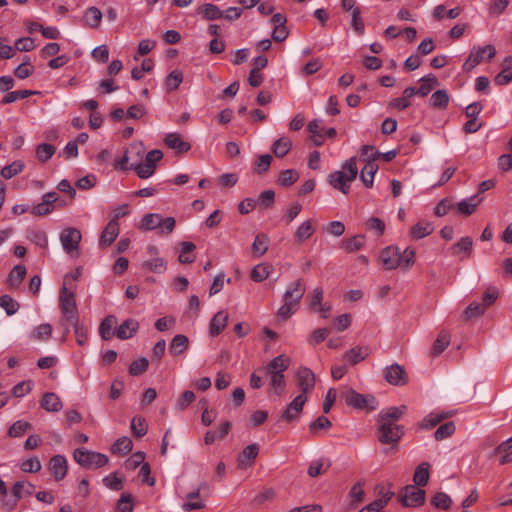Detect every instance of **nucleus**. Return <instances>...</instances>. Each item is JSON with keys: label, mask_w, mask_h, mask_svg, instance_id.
<instances>
[{"label": "nucleus", "mask_w": 512, "mask_h": 512, "mask_svg": "<svg viewBox=\"0 0 512 512\" xmlns=\"http://www.w3.org/2000/svg\"><path fill=\"white\" fill-rule=\"evenodd\" d=\"M59 309L61 312L60 325L64 330L63 337L65 338L70 329L73 328L77 344L79 346L86 345L88 342V329L79 324L75 294L66 287L65 283L59 294Z\"/></svg>", "instance_id": "obj_1"}, {"label": "nucleus", "mask_w": 512, "mask_h": 512, "mask_svg": "<svg viewBox=\"0 0 512 512\" xmlns=\"http://www.w3.org/2000/svg\"><path fill=\"white\" fill-rule=\"evenodd\" d=\"M357 174L356 157H351L345 161L342 170L332 172L328 176V182L334 189L347 195L350 191V183L356 179Z\"/></svg>", "instance_id": "obj_2"}, {"label": "nucleus", "mask_w": 512, "mask_h": 512, "mask_svg": "<svg viewBox=\"0 0 512 512\" xmlns=\"http://www.w3.org/2000/svg\"><path fill=\"white\" fill-rule=\"evenodd\" d=\"M305 294V286L301 279L292 282L283 294V305L278 309L277 316L283 320L288 319L297 309L300 300Z\"/></svg>", "instance_id": "obj_3"}, {"label": "nucleus", "mask_w": 512, "mask_h": 512, "mask_svg": "<svg viewBox=\"0 0 512 512\" xmlns=\"http://www.w3.org/2000/svg\"><path fill=\"white\" fill-rule=\"evenodd\" d=\"M181 495L187 499L182 508L189 512L205 508V499L210 495V489L206 483H200L190 490L180 489Z\"/></svg>", "instance_id": "obj_4"}, {"label": "nucleus", "mask_w": 512, "mask_h": 512, "mask_svg": "<svg viewBox=\"0 0 512 512\" xmlns=\"http://www.w3.org/2000/svg\"><path fill=\"white\" fill-rule=\"evenodd\" d=\"M176 226V220L174 217L163 218L158 213L145 214L141 220L140 229L144 231L158 230L160 235L171 234Z\"/></svg>", "instance_id": "obj_5"}, {"label": "nucleus", "mask_w": 512, "mask_h": 512, "mask_svg": "<svg viewBox=\"0 0 512 512\" xmlns=\"http://www.w3.org/2000/svg\"><path fill=\"white\" fill-rule=\"evenodd\" d=\"M428 482H414L405 486L398 494L399 502L404 507H419L425 502V490L422 488Z\"/></svg>", "instance_id": "obj_6"}, {"label": "nucleus", "mask_w": 512, "mask_h": 512, "mask_svg": "<svg viewBox=\"0 0 512 512\" xmlns=\"http://www.w3.org/2000/svg\"><path fill=\"white\" fill-rule=\"evenodd\" d=\"M73 458L81 467L86 469H97L108 463V457L105 454L90 451L84 447L75 449Z\"/></svg>", "instance_id": "obj_7"}, {"label": "nucleus", "mask_w": 512, "mask_h": 512, "mask_svg": "<svg viewBox=\"0 0 512 512\" xmlns=\"http://www.w3.org/2000/svg\"><path fill=\"white\" fill-rule=\"evenodd\" d=\"M145 146L142 142H133L126 149L123 157L115 161V168L120 170H134V164L143 160Z\"/></svg>", "instance_id": "obj_8"}, {"label": "nucleus", "mask_w": 512, "mask_h": 512, "mask_svg": "<svg viewBox=\"0 0 512 512\" xmlns=\"http://www.w3.org/2000/svg\"><path fill=\"white\" fill-rule=\"evenodd\" d=\"M342 397L348 406L358 410L372 411L377 408L376 398L371 394H360L353 389H348Z\"/></svg>", "instance_id": "obj_9"}, {"label": "nucleus", "mask_w": 512, "mask_h": 512, "mask_svg": "<svg viewBox=\"0 0 512 512\" xmlns=\"http://www.w3.org/2000/svg\"><path fill=\"white\" fill-rule=\"evenodd\" d=\"M163 158V152L159 149L149 151L145 156V162L137 161L134 164V171L141 179L151 177L156 169L157 163Z\"/></svg>", "instance_id": "obj_10"}, {"label": "nucleus", "mask_w": 512, "mask_h": 512, "mask_svg": "<svg viewBox=\"0 0 512 512\" xmlns=\"http://www.w3.org/2000/svg\"><path fill=\"white\" fill-rule=\"evenodd\" d=\"M407 411V407L405 405L401 406H392L385 409H382L376 420V424L384 425L385 427L394 428V427H403L402 425L397 424L398 420L405 414Z\"/></svg>", "instance_id": "obj_11"}, {"label": "nucleus", "mask_w": 512, "mask_h": 512, "mask_svg": "<svg viewBox=\"0 0 512 512\" xmlns=\"http://www.w3.org/2000/svg\"><path fill=\"white\" fill-rule=\"evenodd\" d=\"M495 54L496 50L492 45L474 47L463 64V70L466 72L471 71L484 60L485 55H487V60H491Z\"/></svg>", "instance_id": "obj_12"}, {"label": "nucleus", "mask_w": 512, "mask_h": 512, "mask_svg": "<svg viewBox=\"0 0 512 512\" xmlns=\"http://www.w3.org/2000/svg\"><path fill=\"white\" fill-rule=\"evenodd\" d=\"M81 239V232L73 227L65 228L60 233V242L63 250L71 256L78 252Z\"/></svg>", "instance_id": "obj_13"}, {"label": "nucleus", "mask_w": 512, "mask_h": 512, "mask_svg": "<svg viewBox=\"0 0 512 512\" xmlns=\"http://www.w3.org/2000/svg\"><path fill=\"white\" fill-rule=\"evenodd\" d=\"M404 433V427L389 428L384 425H378L376 429L378 441L381 444L390 445L391 448L397 447Z\"/></svg>", "instance_id": "obj_14"}, {"label": "nucleus", "mask_w": 512, "mask_h": 512, "mask_svg": "<svg viewBox=\"0 0 512 512\" xmlns=\"http://www.w3.org/2000/svg\"><path fill=\"white\" fill-rule=\"evenodd\" d=\"M296 384L301 393L306 396L310 393L316 384L315 374L308 367H300L296 372Z\"/></svg>", "instance_id": "obj_15"}, {"label": "nucleus", "mask_w": 512, "mask_h": 512, "mask_svg": "<svg viewBox=\"0 0 512 512\" xmlns=\"http://www.w3.org/2000/svg\"><path fill=\"white\" fill-rule=\"evenodd\" d=\"M384 379L391 385L402 386L408 383V376L405 369L394 363L386 367L383 371Z\"/></svg>", "instance_id": "obj_16"}, {"label": "nucleus", "mask_w": 512, "mask_h": 512, "mask_svg": "<svg viewBox=\"0 0 512 512\" xmlns=\"http://www.w3.org/2000/svg\"><path fill=\"white\" fill-rule=\"evenodd\" d=\"M307 401V396L303 394L297 395L282 412L280 419L286 422H293L298 419L303 407Z\"/></svg>", "instance_id": "obj_17"}, {"label": "nucleus", "mask_w": 512, "mask_h": 512, "mask_svg": "<svg viewBox=\"0 0 512 512\" xmlns=\"http://www.w3.org/2000/svg\"><path fill=\"white\" fill-rule=\"evenodd\" d=\"M24 482H15L12 491L8 493L6 482H0V497L3 504L7 506H15L18 499L23 497L22 487Z\"/></svg>", "instance_id": "obj_18"}, {"label": "nucleus", "mask_w": 512, "mask_h": 512, "mask_svg": "<svg viewBox=\"0 0 512 512\" xmlns=\"http://www.w3.org/2000/svg\"><path fill=\"white\" fill-rule=\"evenodd\" d=\"M59 202L57 192H48L43 195L42 202L35 205L31 214L35 216H44L51 213L54 209V204Z\"/></svg>", "instance_id": "obj_19"}, {"label": "nucleus", "mask_w": 512, "mask_h": 512, "mask_svg": "<svg viewBox=\"0 0 512 512\" xmlns=\"http://www.w3.org/2000/svg\"><path fill=\"white\" fill-rule=\"evenodd\" d=\"M369 354L368 346H355L344 353L342 360L347 366H354L365 360Z\"/></svg>", "instance_id": "obj_20"}, {"label": "nucleus", "mask_w": 512, "mask_h": 512, "mask_svg": "<svg viewBox=\"0 0 512 512\" xmlns=\"http://www.w3.org/2000/svg\"><path fill=\"white\" fill-rule=\"evenodd\" d=\"M119 231V223L116 222V219H111L101 232L99 246L101 248L110 246L119 235Z\"/></svg>", "instance_id": "obj_21"}, {"label": "nucleus", "mask_w": 512, "mask_h": 512, "mask_svg": "<svg viewBox=\"0 0 512 512\" xmlns=\"http://www.w3.org/2000/svg\"><path fill=\"white\" fill-rule=\"evenodd\" d=\"M380 259L386 269L399 268L400 249L398 247H387L382 250Z\"/></svg>", "instance_id": "obj_22"}, {"label": "nucleus", "mask_w": 512, "mask_h": 512, "mask_svg": "<svg viewBox=\"0 0 512 512\" xmlns=\"http://www.w3.org/2000/svg\"><path fill=\"white\" fill-rule=\"evenodd\" d=\"M49 469L53 473L55 480H62L68 470L67 460L62 455H55L49 462Z\"/></svg>", "instance_id": "obj_23"}, {"label": "nucleus", "mask_w": 512, "mask_h": 512, "mask_svg": "<svg viewBox=\"0 0 512 512\" xmlns=\"http://www.w3.org/2000/svg\"><path fill=\"white\" fill-rule=\"evenodd\" d=\"M228 319V314L225 311H218L210 321L209 334L212 337L218 336L226 327Z\"/></svg>", "instance_id": "obj_24"}, {"label": "nucleus", "mask_w": 512, "mask_h": 512, "mask_svg": "<svg viewBox=\"0 0 512 512\" xmlns=\"http://www.w3.org/2000/svg\"><path fill=\"white\" fill-rule=\"evenodd\" d=\"M259 453V445L257 443L250 444L246 446L242 452L238 455V465L241 467L250 466L255 459L257 458Z\"/></svg>", "instance_id": "obj_25"}, {"label": "nucleus", "mask_w": 512, "mask_h": 512, "mask_svg": "<svg viewBox=\"0 0 512 512\" xmlns=\"http://www.w3.org/2000/svg\"><path fill=\"white\" fill-rule=\"evenodd\" d=\"M138 327L139 324L136 320L127 319L116 329L115 335L121 340L130 339L136 334Z\"/></svg>", "instance_id": "obj_26"}, {"label": "nucleus", "mask_w": 512, "mask_h": 512, "mask_svg": "<svg viewBox=\"0 0 512 512\" xmlns=\"http://www.w3.org/2000/svg\"><path fill=\"white\" fill-rule=\"evenodd\" d=\"M40 406L47 412L55 413V412H59L62 409L63 403H62L61 399L55 393L46 392L42 396Z\"/></svg>", "instance_id": "obj_27"}, {"label": "nucleus", "mask_w": 512, "mask_h": 512, "mask_svg": "<svg viewBox=\"0 0 512 512\" xmlns=\"http://www.w3.org/2000/svg\"><path fill=\"white\" fill-rule=\"evenodd\" d=\"M165 144L170 149L177 150L179 153H184L191 149V145L183 141L181 135L177 132L168 133L165 137Z\"/></svg>", "instance_id": "obj_28"}, {"label": "nucleus", "mask_w": 512, "mask_h": 512, "mask_svg": "<svg viewBox=\"0 0 512 512\" xmlns=\"http://www.w3.org/2000/svg\"><path fill=\"white\" fill-rule=\"evenodd\" d=\"M502 70L495 76V83L503 86L512 81V56L505 57L502 65Z\"/></svg>", "instance_id": "obj_29"}, {"label": "nucleus", "mask_w": 512, "mask_h": 512, "mask_svg": "<svg viewBox=\"0 0 512 512\" xmlns=\"http://www.w3.org/2000/svg\"><path fill=\"white\" fill-rule=\"evenodd\" d=\"M473 249V240L469 236L462 237L457 243L451 247L452 255H460L463 253L462 259L470 257Z\"/></svg>", "instance_id": "obj_30"}, {"label": "nucleus", "mask_w": 512, "mask_h": 512, "mask_svg": "<svg viewBox=\"0 0 512 512\" xmlns=\"http://www.w3.org/2000/svg\"><path fill=\"white\" fill-rule=\"evenodd\" d=\"M197 13L202 16L203 19L214 21L222 18L223 11L215 4L206 3L197 9Z\"/></svg>", "instance_id": "obj_31"}, {"label": "nucleus", "mask_w": 512, "mask_h": 512, "mask_svg": "<svg viewBox=\"0 0 512 512\" xmlns=\"http://www.w3.org/2000/svg\"><path fill=\"white\" fill-rule=\"evenodd\" d=\"M452 416H453L452 411L451 412H441V413L432 412L422 420V422L420 423V428L421 429H430V428L436 426L437 424H439L441 421H443L449 417H452Z\"/></svg>", "instance_id": "obj_32"}, {"label": "nucleus", "mask_w": 512, "mask_h": 512, "mask_svg": "<svg viewBox=\"0 0 512 512\" xmlns=\"http://www.w3.org/2000/svg\"><path fill=\"white\" fill-rule=\"evenodd\" d=\"M292 148V141L289 137L283 136L277 139L271 146V150L278 158L286 156Z\"/></svg>", "instance_id": "obj_33"}, {"label": "nucleus", "mask_w": 512, "mask_h": 512, "mask_svg": "<svg viewBox=\"0 0 512 512\" xmlns=\"http://www.w3.org/2000/svg\"><path fill=\"white\" fill-rule=\"evenodd\" d=\"M189 345V339L186 335L183 334H177L173 337L170 345H169V352L172 355H181L183 354Z\"/></svg>", "instance_id": "obj_34"}, {"label": "nucleus", "mask_w": 512, "mask_h": 512, "mask_svg": "<svg viewBox=\"0 0 512 512\" xmlns=\"http://www.w3.org/2000/svg\"><path fill=\"white\" fill-rule=\"evenodd\" d=\"M378 171V165L372 161H368L360 172V180L365 187L371 188L373 186L374 175Z\"/></svg>", "instance_id": "obj_35"}, {"label": "nucleus", "mask_w": 512, "mask_h": 512, "mask_svg": "<svg viewBox=\"0 0 512 512\" xmlns=\"http://www.w3.org/2000/svg\"><path fill=\"white\" fill-rule=\"evenodd\" d=\"M314 227L312 220H306L303 223L299 225L295 232V240L297 243L301 244L305 242L306 240L310 239L312 235L314 234Z\"/></svg>", "instance_id": "obj_36"}, {"label": "nucleus", "mask_w": 512, "mask_h": 512, "mask_svg": "<svg viewBox=\"0 0 512 512\" xmlns=\"http://www.w3.org/2000/svg\"><path fill=\"white\" fill-rule=\"evenodd\" d=\"M269 247V237L264 233H259L256 235L253 243H252V251L253 255L256 258L263 256Z\"/></svg>", "instance_id": "obj_37"}, {"label": "nucleus", "mask_w": 512, "mask_h": 512, "mask_svg": "<svg viewBox=\"0 0 512 512\" xmlns=\"http://www.w3.org/2000/svg\"><path fill=\"white\" fill-rule=\"evenodd\" d=\"M290 364V359L285 355H279L272 359L270 363L266 366V373H284Z\"/></svg>", "instance_id": "obj_38"}, {"label": "nucleus", "mask_w": 512, "mask_h": 512, "mask_svg": "<svg viewBox=\"0 0 512 512\" xmlns=\"http://www.w3.org/2000/svg\"><path fill=\"white\" fill-rule=\"evenodd\" d=\"M434 231V227L430 222H418L411 227L410 236L415 240L429 236Z\"/></svg>", "instance_id": "obj_39"}, {"label": "nucleus", "mask_w": 512, "mask_h": 512, "mask_svg": "<svg viewBox=\"0 0 512 512\" xmlns=\"http://www.w3.org/2000/svg\"><path fill=\"white\" fill-rule=\"evenodd\" d=\"M481 199H478L476 195L470 197L469 199L461 200L457 203V211L465 216H469L473 214L477 208V206L480 204Z\"/></svg>", "instance_id": "obj_40"}, {"label": "nucleus", "mask_w": 512, "mask_h": 512, "mask_svg": "<svg viewBox=\"0 0 512 512\" xmlns=\"http://www.w3.org/2000/svg\"><path fill=\"white\" fill-rule=\"evenodd\" d=\"M102 12L95 6L89 7L84 14V21L90 28L96 29L100 26L102 20Z\"/></svg>", "instance_id": "obj_41"}, {"label": "nucleus", "mask_w": 512, "mask_h": 512, "mask_svg": "<svg viewBox=\"0 0 512 512\" xmlns=\"http://www.w3.org/2000/svg\"><path fill=\"white\" fill-rule=\"evenodd\" d=\"M133 448V442L129 437L118 438L111 446V452L115 455H126Z\"/></svg>", "instance_id": "obj_42"}, {"label": "nucleus", "mask_w": 512, "mask_h": 512, "mask_svg": "<svg viewBox=\"0 0 512 512\" xmlns=\"http://www.w3.org/2000/svg\"><path fill=\"white\" fill-rule=\"evenodd\" d=\"M450 344V334L447 331L442 330L438 337L436 338L432 349L431 354L433 356L440 355Z\"/></svg>", "instance_id": "obj_43"}, {"label": "nucleus", "mask_w": 512, "mask_h": 512, "mask_svg": "<svg viewBox=\"0 0 512 512\" xmlns=\"http://www.w3.org/2000/svg\"><path fill=\"white\" fill-rule=\"evenodd\" d=\"M117 323V319L114 315L105 317L99 326V333L103 340H110L113 336L112 328Z\"/></svg>", "instance_id": "obj_44"}, {"label": "nucleus", "mask_w": 512, "mask_h": 512, "mask_svg": "<svg viewBox=\"0 0 512 512\" xmlns=\"http://www.w3.org/2000/svg\"><path fill=\"white\" fill-rule=\"evenodd\" d=\"M449 104V94L446 90L435 91L430 97V105L433 108L445 109Z\"/></svg>", "instance_id": "obj_45"}, {"label": "nucleus", "mask_w": 512, "mask_h": 512, "mask_svg": "<svg viewBox=\"0 0 512 512\" xmlns=\"http://www.w3.org/2000/svg\"><path fill=\"white\" fill-rule=\"evenodd\" d=\"M38 91L34 90H18V91H11L8 92L5 97L2 98L1 104H10L20 99H25L31 95L38 94Z\"/></svg>", "instance_id": "obj_46"}, {"label": "nucleus", "mask_w": 512, "mask_h": 512, "mask_svg": "<svg viewBox=\"0 0 512 512\" xmlns=\"http://www.w3.org/2000/svg\"><path fill=\"white\" fill-rule=\"evenodd\" d=\"M52 335V326L49 323H43L34 328L31 338L36 341H46Z\"/></svg>", "instance_id": "obj_47"}, {"label": "nucleus", "mask_w": 512, "mask_h": 512, "mask_svg": "<svg viewBox=\"0 0 512 512\" xmlns=\"http://www.w3.org/2000/svg\"><path fill=\"white\" fill-rule=\"evenodd\" d=\"M430 504L437 509L448 510L452 505V499L446 493L438 492L431 498Z\"/></svg>", "instance_id": "obj_48"}, {"label": "nucleus", "mask_w": 512, "mask_h": 512, "mask_svg": "<svg viewBox=\"0 0 512 512\" xmlns=\"http://www.w3.org/2000/svg\"><path fill=\"white\" fill-rule=\"evenodd\" d=\"M181 246V252L178 256V261L182 264H190L194 262L195 257L189 256L188 254L192 253L196 246L192 242L184 241L180 243Z\"/></svg>", "instance_id": "obj_49"}, {"label": "nucleus", "mask_w": 512, "mask_h": 512, "mask_svg": "<svg viewBox=\"0 0 512 512\" xmlns=\"http://www.w3.org/2000/svg\"><path fill=\"white\" fill-rule=\"evenodd\" d=\"M299 179V173L295 169L283 170L278 178V184L282 187H289Z\"/></svg>", "instance_id": "obj_50"}, {"label": "nucleus", "mask_w": 512, "mask_h": 512, "mask_svg": "<svg viewBox=\"0 0 512 512\" xmlns=\"http://www.w3.org/2000/svg\"><path fill=\"white\" fill-rule=\"evenodd\" d=\"M485 311L486 308L481 303L473 302L466 307L462 317L465 321H468L470 319L482 316Z\"/></svg>", "instance_id": "obj_51"}, {"label": "nucleus", "mask_w": 512, "mask_h": 512, "mask_svg": "<svg viewBox=\"0 0 512 512\" xmlns=\"http://www.w3.org/2000/svg\"><path fill=\"white\" fill-rule=\"evenodd\" d=\"M131 430L135 437H143L148 431L146 420L141 416H134L131 420Z\"/></svg>", "instance_id": "obj_52"}, {"label": "nucleus", "mask_w": 512, "mask_h": 512, "mask_svg": "<svg viewBox=\"0 0 512 512\" xmlns=\"http://www.w3.org/2000/svg\"><path fill=\"white\" fill-rule=\"evenodd\" d=\"M456 426L452 421L441 424L434 433V438L437 441L444 440L450 437L455 432Z\"/></svg>", "instance_id": "obj_53"}, {"label": "nucleus", "mask_w": 512, "mask_h": 512, "mask_svg": "<svg viewBox=\"0 0 512 512\" xmlns=\"http://www.w3.org/2000/svg\"><path fill=\"white\" fill-rule=\"evenodd\" d=\"M270 265L261 263L256 265L251 271V278L255 282H262L270 275Z\"/></svg>", "instance_id": "obj_54"}, {"label": "nucleus", "mask_w": 512, "mask_h": 512, "mask_svg": "<svg viewBox=\"0 0 512 512\" xmlns=\"http://www.w3.org/2000/svg\"><path fill=\"white\" fill-rule=\"evenodd\" d=\"M24 169V163L20 160L14 161L11 164L5 166L1 170V176L4 179H11L17 174L21 173Z\"/></svg>", "instance_id": "obj_55"}, {"label": "nucleus", "mask_w": 512, "mask_h": 512, "mask_svg": "<svg viewBox=\"0 0 512 512\" xmlns=\"http://www.w3.org/2000/svg\"><path fill=\"white\" fill-rule=\"evenodd\" d=\"M56 148L49 143H41L36 147V155L39 161L46 162L55 154Z\"/></svg>", "instance_id": "obj_56"}, {"label": "nucleus", "mask_w": 512, "mask_h": 512, "mask_svg": "<svg viewBox=\"0 0 512 512\" xmlns=\"http://www.w3.org/2000/svg\"><path fill=\"white\" fill-rule=\"evenodd\" d=\"M415 263V250L407 247L403 252L400 251L399 268L409 269Z\"/></svg>", "instance_id": "obj_57"}, {"label": "nucleus", "mask_w": 512, "mask_h": 512, "mask_svg": "<svg viewBox=\"0 0 512 512\" xmlns=\"http://www.w3.org/2000/svg\"><path fill=\"white\" fill-rule=\"evenodd\" d=\"M393 492L388 491L382 498H379L372 503L362 508L359 512H379L390 500Z\"/></svg>", "instance_id": "obj_58"}, {"label": "nucleus", "mask_w": 512, "mask_h": 512, "mask_svg": "<svg viewBox=\"0 0 512 512\" xmlns=\"http://www.w3.org/2000/svg\"><path fill=\"white\" fill-rule=\"evenodd\" d=\"M183 81V74L180 70H173L166 77L165 85L168 91H175Z\"/></svg>", "instance_id": "obj_59"}, {"label": "nucleus", "mask_w": 512, "mask_h": 512, "mask_svg": "<svg viewBox=\"0 0 512 512\" xmlns=\"http://www.w3.org/2000/svg\"><path fill=\"white\" fill-rule=\"evenodd\" d=\"M149 361L146 357H140L133 361L129 366V374L131 376H139L146 372L148 369Z\"/></svg>", "instance_id": "obj_60"}, {"label": "nucleus", "mask_w": 512, "mask_h": 512, "mask_svg": "<svg viewBox=\"0 0 512 512\" xmlns=\"http://www.w3.org/2000/svg\"><path fill=\"white\" fill-rule=\"evenodd\" d=\"M143 268L155 273H164L167 269V263L163 258H153L143 263Z\"/></svg>", "instance_id": "obj_61"}, {"label": "nucleus", "mask_w": 512, "mask_h": 512, "mask_svg": "<svg viewBox=\"0 0 512 512\" xmlns=\"http://www.w3.org/2000/svg\"><path fill=\"white\" fill-rule=\"evenodd\" d=\"M116 509L118 512H132L134 509L133 497L129 493H122L117 501Z\"/></svg>", "instance_id": "obj_62"}, {"label": "nucleus", "mask_w": 512, "mask_h": 512, "mask_svg": "<svg viewBox=\"0 0 512 512\" xmlns=\"http://www.w3.org/2000/svg\"><path fill=\"white\" fill-rule=\"evenodd\" d=\"M332 426L331 421L326 416H319L315 421L309 424V432L317 435L320 430H328Z\"/></svg>", "instance_id": "obj_63"}, {"label": "nucleus", "mask_w": 512, "mask_h": 512, "mask_svg": "<svg viewBox=\"0 0 512 512\" xmlns=\"http://www.w3.org/2000/svg\"><path fill=\"white\" fill-rule=\"evenodd\" d=\"M0 307L6 311L7 315L11 316L19 309V303L9 295H2L0 296Z\"/></svg>", "instance_id": "obj_64"}]
</instances>
